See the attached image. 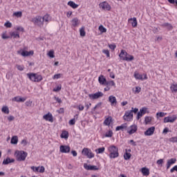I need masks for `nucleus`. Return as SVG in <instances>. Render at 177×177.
Returning <instances> with one entry per match:
<instances>
[{
    "label": "nucleus",
    "instance_id": "f257e3e1",
    "mask_svg": "<svg viewBox=\"0 0 177 177\" xmlns=\"http://www.w3.org/2000/svg\"><path fill=\"white\" fill-rule=\"evenodd\" d=\"M27 77L30 81H32V82H41V80H42V75H38V73H27Z\"/></svg>",
    "mask_w": 177,
    "mask_h": 177
},
{
    "label": "nucleus",
    "instance_id": "f03ea898",
    "mask_svg": "<svg viewBox=\"0 0 177 177\" xmlns=\"http://www.w3.org/2000/svg\"><path fill=\"white\" fill-rule=\"evenodd\" d=\"M110 158H117L120 156L118 153V148L114 145L109 147L108 149Z\"/></svg>",
    "mask_w": 177,
    "mask_h": 177
},
{
    "label": "nucleus",
    "instance_id": "7ed1b4c3",
    "mask_svg": "<svg viewBox=\"0 0 177 177\" xmlns=\"http://www.w3.org/2000/svg\"><path fill=\"white\" fill-rule=\"evenodd\" d=\"M119 57L122 60H125L126 62H132L135 59L133 55H128V53L124 50H121Z\"/></svg>",
    "mask_w": 177,
    "mask_h": 177
},
{
    "label": "nucleus",
    "instance_id": "20e7f679",
    "mask_svg": "<svg viewBox=\"0 0 177 177\" xmlns=\"http://www.w3.org/2000/svg\"><path fill=\"white\" fill-rule=\"evenodd\" d=\"M28 156V153L24 151H15V157L17 158V161H24L26 158Z\"/></svg>",
    "mask_w": 177,
    "mask_h": 177
},
{
    "label": "nucleus",
    "instance_id": "39448f33",
    "mask_svg": "<svg viewBox=\"0 0 177 177\" xmlns=\"http://www.w3.org/2000/svg\"><path fill=\"white\" fill-rule=\"evenodd\" d=\"M32 22L35 24H38V26L41 27V26H44V18L41 16H37L32 19Z\"/></svg>",
    "mask_w": 177,
    "mask_h": 177
},
{
    "label": "nucleus",
    "instance_id": "423d86ee",
    "mask_svg": "<svg viewBox=\"0 0 177 177\" xmlns=\"http://www.w3.org/2000/svg\"><path fill=\"white\" fill-rule=\"evenodd\" d=\"M82 153L84 154V156H86L88 158H93V157H95V154L92 153V151L88 148H84Z\"/></svg>",
    "mask_w": 177,
    "mask_h": 177
},
{
    "label": "nucleus",
    "instance_id": "0eeeda50",
    "mask_svg": "<svg viewBox=\"0 0 177 177\" xmlns=\"http://www.w3.org/2000/svg\"><path fill=\"white\" fill-rule=\"evenodd\" d=\"M123 119L125 121H132L133 120V113L131 111H127L125 112Z\"/></svg>",
    "mask_w": 177,
    "mask_h": 177
},
{
    "label": "nucleus",
    "instance_id": "6e6552de",
    "mask_svg": "<svg viewBox=\"0 0 177 177\" xmlns=\"http://www.w3.org/2000/svg\"><path fill=\"white\" fill-rule=\"evenodd\" d=\"M103 93L102 91H98L97 93H95L93 94H89L88 97L92 100H96V99H99L100 97H103Z\"/></svg>",
    "mask_w": 177,
    "mask_h": 177
},
{
    "label": "nucleus",
    "instance_id": "1a4fd4ad",
    "mask_svg": "<svg viewBox=\"0 0 177 177\" xmlns=\"http://www.w3.org/2000/svg\"><path fill=\"white\" fill-rule=\"evenodd\" d=\"M18 55H21L24 57H27L28 56H32L34 55V51L30 50V51H26V50H19L17 51Z\"/></svg>",
    "mask_w": 177,
    "mask_h": 177
},
{
    "label": "nucleus",
    "instance_id": "9d476101",
    "mask_svg": "<svg viewBox=\"0 0 177 177\" xmlns=\"http://www.w3.org/2000/svg\"><path fill=\"white\" fill-rule=\"evenodd\" d=\"M84 168L87 171H97V169H99L97 166L88 165L86 163L84 164Z\"/></svg>",
    "mask_w": 177,
    "mask_h": 177
},
{
    "label": "nucleus",
    "instance_id": "9b49d317",
    "mask_svg": "<svg viewBox=\"0 0 177 177\" xmlns=\"http://www.w3.org/2000/svg\"><path fill=\"white\" fill-rule=\"evenodd\" d=\"M100 8H102L103 10H111V6L109 5V3L104 1L100 3Z\"/></svg>",
    "mask_w": 177,
    "mask_h": 177
},
{
    "label": "nucleus",
    "instance_id": "f8f14e48",
    "mask_svg": "<svg viewBox=\"0 0 177 177\" xmlns=\"http://www.w3.org/2000/svg\"><path fill=\"white\" fill-rule=\"evenodd\" d=\"M31 169H32L34 172H40V174H44V172H45V167L44 166H41V167L32 166Z\"/></svg>",
    "mask_w": 177,
    "mask_h": 177
},
{
    "label": "nucleus",
    "instance_id": "ddd939ff",
    "mask_svg": "<svg viewBox=\"0 0 177 177\" xmlns=\"http://www.w3.org/2000/svg\"><path fill=\"white\" fill-rule=\"evenodd\" d=\"M70 150H71V148H70V146L68 145H61L59 147L60 153H70Z\"/></svg>",
    "mask_w": 177,
    "mask_h": 177
},
{
    "label": "nucleus",
    "instance_id": "4468645a",
    "mask_svg": "<svg viewBox=\"0 0 177 177\" xmlns=\"http://www.w3.org/2000/svg\"><path fill=\"white\" fill-rule=\"evenodd\" d=\"M177 117L174 115L173 117L168 116L165 117L163 120V122L167 123V122H175L176 121Z\"/></svg>",
    "mask_w": 177,
    "mask_h": 177
},
{
    "label": "nucleus",
    "instance_id": "2eb2a0df",
    "mask_svg": "<svg viewBox=\"0 0 177 177\" xmlns=\"http://www.w3.org/2000/svg\"><path fill=\"white\" fill-rule=\"evenodd\" d=\"M154 131H156V127H151L149 128L146 131H145V136H151L153 133H154Z\"/></svg>",
    "mask_w": 177,
    "mask_h": 177
},
{
    "label": "nucleus",
    "instance_id": "dca6fc26",
    "mask_svg": "<svg viewBox=\"0 0 177 177\" xmlns=\"http://www.w3.org/2000/svg\"><path fill=\"white\" fill-rule=\"evenodd\" d=\"M44 120H46V121H49L50 122H53V116L52 115V113H47L43 116Z\"/></svg>",
    "mask_w": 177,
    "mask_h": 177
},
{
    "label": "nucleus",
    "instance_id": "f3484780",
    "mask_svg": "<svg viewBox=\"0 0 177 177\" xmlns=\"http://www.w3.org/2000/svg\"><path fill=\"white\" fill-rule=\"evenodd\" d=\"M98 82L100 84V85H106L107 83V80H106V77H104L103 75H101L98 77Z\"/></svg>",
    "mask_w": 177,
    "mask_h": 177
},
{
    "label": "nucleus",
    "instance_id": "a211bd4d",
    "mask_svg": "<svg viewBox=\"0 0 177 177\" xmlns=\"http://www.w3.org/2000/svg\"><path fill=\"white\" fill-rule=\"evenodd\" d=\"M131 129L128 131L129 135H133L136 131H138V126L136 124H133L130 126Z\"/></svg>",
    "mask_w": 177,
    "mask_h": 177
},
{
    "label": "nucleus",
    "instance_id": "6ab92c4d",
    "mask_svg": "<svg viewBox=\"0 0 177 177\" xmlns=\"http://www.w3.org/2000/svg\"><path fill=\"white\" fill-rule=\"evenodd\" d=\"M175 162H176V158H171L168 160L167 163V169H169L171 165L175 164Z\"/></svg>",
    "mask_w": 177,
    "mask_h": 177
},
{
    "label": "nucleus",
    "instance_id": "aec40b11",
    "mask_svg": "<svg viewBox=\"0 0 177 177\" xmlns=\"http://www.w3.org/2000/svg\"><path fill=\"white\" fill-rule=\"evenodd\" d=\"M12 162H15V159L8 157L6 159H4L3 161V165H8V164H10Z\"/></svg>",
    "mask_w": 177,
    "mask_h": 177
},
{
    "label": "nucleus",
    "instance_id": "412c9836",
    "mask_svg": "<svg viewBox=\"0 0 177 177\" xmlns=\"http://www.w3.org/2000/svg\"><path fill=\"white\" fill-rule=\"evenodd\" d=\"M141 172L142 173V175H144V176H149V175H150V170H149V169L146 167H142L141 169Z\"/></svg>",
    "mask_w": 177,
    "mask_h": 177
},
{
    "label": "nucleus",
    "instance_id": "4be33fe9",
    "mask_svg": "<svg viewBox=\"0 0 177 177\" xmlns=\"http://www.w3.org/2000/svg\"><path fill=\"white\" fill-rule=\"evenodd\" d=\"M109 100L110 103L111 104V105L117 104V99L115 98V97L111 95L109 97Z\"/></svg>",
    "mask_w": 177,
    "mask_h": 177
},
{
    "label": "nucleus",
    "instance_id": "5701e85b",
    "mask_svg": "<svg viewBox=\"0 0 177 177\" xmlns=\"http://www.w3.org/2000/svg\"><path fill=\"white\" fill-rule=\"evenodd\" d=\"M17 142H19L17 136H12L10 141L11 145H17Z\"/></svg>",
    "mask_w": 177,
    "mask_h": 177
},
{
    "label": "nucleus",
    "instance_id": "b1692460",
    "mask_svg": "<svg viewBox=\"0 0 177 177\" xmlns=\"http://www.w3.org/2000/svg\"><path fill=\"white\" fill-rule=\"evenodd\" d=\"M129 21L131 22L132 27H136L138 26V21L136 20V18H131L129 19Z\"/></svg>",
    "mask_w": 177,
    "mask_h": 177
},
{
    "label": "nucleus",
    "instance_id": "393cba45",
    "mask_svg": "<svg viewBox=\"0 0 177 177\" xmlns=\"http://www.w3.org/2000/svg\"><path fill=\"white\" fill-rule=\"evenodd\" d=\"M68 5L71 6V8H73V9H77V8H78V4L75 3L74 1H68Z\"/></svg>",
    "mask_w": 177,
    "mask_h": 177
},
{
    "label": "nucleus",
    "instance_id": "a878e982",
    "mask_svg": "<svg viewBox=\"0 0 177 177\" xmlns=\"http://www.w3.org/2000/svg\"><path fill=\"white\" fill-rule=\"evenodd\" d=\"M60 136L62 139H68V131H63Z\"/></svg>",
    "mask_w": 177,
    "mask_h": 177
},
{
    "label": "nucleus",
    "instance_id": "bb28decb",
    "mask_svg": "<svg viewBox=\"0 0 177 177\" xmlns=\"http://www.w3.org/2000/svg\"><path fill=\"white\" fill-rule=\"evenodd\" d=\"M13 100H15V102H26V98L17 96V97H15L13 98Z\"/></svg>",
    "mask_w": 177,
    "mask_h": 177
},
{
    "label": "nucleus",
    "instance_id": "cd10ccee",
    "mask_svg": "<svg viewBox=\"0 0 177 177\" xmlns=\"http://www.w3.org/2000/svg\"><path fill=\"white\" fill-rule=\"evenodd\" d=\"M124 129H127V124H122L115 128V131H124Z\"/></svg>",
    "mask_w": 177,
    "mask_h": 177
},
{
    "label": "nucleus",
    "instance_id": "c85d7f7f",
    "mask_svg": "<svg viewBox=\"0 0 177 177\" xmlns=\"http://www.w3.org/2000/svg\"><path fill=\"white\" fill-rule=\"evenodd\" d=\"M72 23V26L73 27H77V26H78V24H80L78 18H73L71 21Z\"/></svg>",
    "mask_w": 177,
    "mask_h": 177
},
{
    "label": "nucleus",
    "instance_id": "c756f323",
    "mask_svg": "<svg viewBox=\"0 0 177 177\" xmlns=\"http://www.w3.org/2000/svg\"><path fill=\"white\" fill-rule=\"evenodd\" d=\"M113 120V118L111 116L108 117L106 119H105L104 124V125L109 126L110 124H111V121Z\"/></svg>",
    "mask_w": 177,
    "mask_h": 177
},
{
    "label": "nucleus",
    "instance_id": "7c9ffc66",
    "mask_svg": "<svg viewBox=\"0 0 177 177\" xmlns=\"http://www.w3.org/2000/svg\"><path fill=\"white\" fill-rule=\"evenodd\" d=\"M2 113H4V114H9V107L8 106H3L1 109Z\"/></svg>",
    "mask_w": 177,
    "mask_h": 177
},
{
    "label": "nucleus",
    "instance_id": "2f4dec72",
    "mask_svg": "<svg viewBox=\"0 0 177 177\" xmlns=\"http://www.w3.org/2000/svg\"><path fill=\"white\" fill-rule=\"evenodd\" d=\"M104 150H105V148L102 147L101 148H98L95 149V152L97 153V154H102V153H104Z\"/></svg>",
    "mask_w": 177,
    "mask_h": 177
},
{
    "label": "nucleus",
    "instance_id": "473e14b6",
    "mask_svg": "<svg viewBox=\"0 0 177 177\" xmlns=\"http://www.w3.org/2000/svg\"><path fill=\"white\" fill-rule=\"evenodd\" d=\"M131 156L132 155L131 154V153L126 152L124 154V160H130Z\"/></svg>",
    "mask_w": 177,
    "mask_h": 177
},
{
    "label": "nucleus",
    "instance_id": "72a5a7b5",
    "mask_svg": "<svg viewBox=\"0 0 177 177\" xmlns=\"http://www.w3.org/2000/svg\"><path fill=\"white\" fill-rule=\"evenodd\" d=\"M80 32L81 37H85V35H86V32H85V28L84 27L81 28L80 30Z\"/></svg>",
    "mask_w": 177,
    "mask_h": 177
},
{
    "label": "nucleus",
    "instance_id": "f704fd0d",
    "mask_svg": "<svg viewBox=\"0 0 177 177\" xmlns=\"http://www.w3.org/2000/svg\"><path fill=\"white\" fill-rule=\"evenodd\" d=\"M105 85L107 86H115V83L113 80L109 82L106 81V84Z\"/></svg>",
    "mask_w": 177,
    "mask_h": 177
},
{
    "label": "nucleus",
    "instance_id": "c9c22d12",
    "mask_svg": "<svg viewBox=\"0 0 177 177\" xmlns=\"http://www.w3.org/2000/svg\"><path fill=\"white\" fill-rule=\"evenodd\" d=\"M170 89L171 91V92H177V84H172L170 86Z\"/></svg>",
    "mask_w": 177,
    "mask_h": 177
},
{
    "label": "nucleus",
    "instance_id": "e433bc0d",
    "mask_svg": "<svg viewBox=\"0 0 177 177\" xmlns=\"http://www.w3.org/2000/svg\"><path fill=\"white\" fill-rule=\"evenodd\" d=\"M13 16H16V17H21V16H23V12H21V11L15 12L13 13Z\"/></svg>",
    "mask_w": 177,
    "mask_h": 177
},
{
    "label": "nucleus",
    "instance_id": "4c0bfd02",
    "mask_svg": "<svg viewBox=\"0 0 177 177\" xmlns=\"http://www.w3.org/2000/svg\"><path fill=\"white\" fill-rule=\"evenodd\" d=\"M99 30L100 31V32H107V29H106V28H104L103 26V25H100L99 26Z\"/></svg>",
    "mask_w": 177,
    "mask_h": 177
},
{
    "label": "nucleus",
    "instance_id": "58836bf2",
    "mask_svg": "<svg viewBox=\"0 0 177 177\" xmlns=\"http://www.w3.org/2000/svg\"><path fill=\"white\" fill-rule=\"evenodd\" d=\"M134 77L136 80H143V77L142 76V75L139 74V73H134Z\"/></svg>",
    "mask_w": 177,
    "mask_h": 177
},
{
    "label": "nucleus",
    "instance_id": "ea45409f",
    "mask_svg": "<svg viewBox=\"0 0 177 177\" xmlns=\"http://www.w3.org/2000/svg\"><path fill=\"white\" fill-rule=\"evenodd\" d=\"M145 122L146 125H147V124H149V122H151V118L149 116H146L145 118Z\"/></svg>",
    "mask_w": 177,
    "mask_h": 177
},
{
    "label": "nucleus",
    "instance_id": "a19ab883",
    "mask_svg": "<svg viewBox=\"0 0 177 177\" xmlns=\"http://www.w3.org/2000/svg\"><path fill=\"white\" fill-rule=\"evenodd\" d=\"M113 136V131L109 130L108 133H106L105 138H111Z\"/></svg>",
    "mask_w": 177,
    "mask_h": 177
},
{
    "label": "nucleus",
    "instance_id": "79ce46f5",
    "mask_svg": "<svg viewBox=\"0 0 177 177\" xmlns=\"http://www.w3.org/2000/svg\"><path fill=\"white\" fill-rule=\"evenodd\" d=\"M163 27H167V28H169V30H172V25H171V24H168V23H165L162 24Z\"/></svg>",
    "mask_w": 177,
    "mask_h": 177
},
{
    "label": "nucleus",
    "instance_id": "37998d69",
    "mask_svg": "<svg viewBox=\"0 0 177 177\" xmlns=\"http://www.w3.org/2000/svg\"><path fill=\"white\" fill-rule=\"evenodd\" d=\"M169 142H171V143H177V137H172L169 138Z\"/></svg>",
    "mask_w": 177,
    "mask_h": 177
},
{
    "label": "nucleus",
    "instance_id": "c03bdc74",
    "mask_svg": "<svg viewBox=\"0 0 177 177\" xmlns=\"http://www.w3.org/2000/svg\"><path fill=\"white\" fill-rule=\"evenodd\" d=\"M11 37H13L14 38H20V35H19V33H16L15 32H12L11 33Z\"/></svg>",
    "mask_w": 177,
    "mask_h": 177
},
{
    "label": "nucleus",
    "instance_id": "a18cd8bd",
    "mask_svg": "<svg viewBox=\"0 0 177 177\" xmlns=\"http://www.w3.org/2000/svg\"><path fill=\"white\" fill-rule=\"evenodd\" d=\"M43 21H46V23H48V21H49V15H46L44 16Z\"/></svg>",
    "mask_w": 177,
    "mask_h": 177
},
{
    "label": "nucleus",
    "instance_id": "49530a36",
    "mask_svg": "<svg viewBox=\"0 0 177 177\" xmlns=\"http://www.w3.org/2000/svg\"><path fill=\"white\" fill-rule=\"evenodd\" d=\"M102 53L106 55V57H110V51H109V50H103Z\"/></svg>",
    "mask_w": 177,
    "mask_h": 177
},
{
    "label": "nucleus",
    "instance_id": "de8ad7c7",
    "mask_svg": "<svg viewBox=\"0 0 177 177\" xmlns=\"http://www.w3.org/2000/svg\"><path fill=\"white\" fill-rule=\"evenodd\" d=\"M16 67L19 71H23V70H24V66L16 65Z\"/></svg>",
    "mask_w": 177,
    "mask_h": 177
},
{
    "label": "nucleus",
    "instance_id": "09e8293b",
    "mask_svg": "<svg viewBox=\"0 0 177 177\" xmlns=\"http://www.w3.org/2000/svg\"><path fill=\"white\" fill-rule=\"evenodd\" d=\"M5 27H7V28H10L12 27V23L7 21L4 24Z\"/></svg>",
    "mask_w": 177,
    "mask_h": 177
},
{
    "label": "nucleus",
    "instance_id": "8fccbe9b",
    "mask_svg": "<svg viewBox=\"0 0 177 177\" xmlns=\"http://www.w3.org/2000/svg\"><path fill=\"white\" fill-rule=\"evenodd\" d=\"M62 90V86H58L56 88H53V92H59V91Z\"/></svg>",
    "mask_w": 177,
    "mask_h": 177
},
{
    "label": "nucleus",
    "instance_id": "3c124183",
    "mask_svg": "<svg viewBox=\"0 0 177 177\" xmlns=\"http://www.w3.org/2000/svg\"><path fill=\"white\" fill-rule=\"evenodd\" d=\"M131 111V113L133 114V113L135 114H136V113H138V111H139V109L138 108H135L133 109V107L131 108V110H130Z\"/></svg>",
    "mask_w": 177,
    "mask_h": 177
},
{
    "label": "nucleus",
    "instance_id": "603ef678",
    "mask_svg": "<svg viewBox=\"0 0 177 177\" xmlns=\"http://www.w3.org/2000/svg\"><path fill=\"white\" fill-rule=\"evenodd\" d=\"M109 48L110 49H111L112 50H114V49H115V48H117V46H115V44H109Z\"/></svg>",
    "mask_w": 177,
    "mask_h": 177
},
{
    "label": "nucleus",
    "instance_id": "864d4df0",
    "mask_svg": "<svg viewBox=\"0 0 177 177\" xmlns=\"http://www.w3.org/2000/svg\"><path fill=\"white\" fill-rule=\"evenodd\" d=\"M60 77H62V74H60V73L56 74L53 76V80H59V78H60Z\"/></svg>",
    "mask_w": 177,
    "mask_h": 177
},
{
    "label": "nucleus",
    "instance_id": "5fc2aeb1",
    "mask_svg": "<svg viewBox=\"0 0 177 177\" xmlns=\"http://www.w3.org/2000/svg\"><path fill=\"white\" fill-rule=\"evenodd\" d=\"M165 113L164 112H160V113H156V115H159V117L162 118V117H165Z\"/></svg>",
    "mask_w": 177,
    "mask_h": 177
},
{
    "label": "nucleus",
    "instance_id": "6e6d98bb",
    "mask_svg": "<svg viewBox=\"0 0 177 177\" xmlns=\"http://www.w3.org/2000/svg\"><path fill=\"white\" fill-rule=\"evenodd\" d=\"M75 118L71 119L69 121V125H75Z\"/></svg>",
    "mask_w": 177,
    "mask_h": 177
},
{
    "label": "nucleus",
    "instance_id": "4d7b16f0",
    "mask_svg": "<svg viewBox=\"0 0 177 177\" xmlns=\"http://www.w3.org/2000/svg\"><path fill=\"white\" fill-rule=\"evenodd\" d=\"M142 116H143V114L142 113L141 111L140 110V111L138 113V115H137V120H139Z\"/></svg>",
    "mask_w": 177,
    "mask_h": 177
},
{
    "label": "nucleus",
    "instance_id": "13d9d810",
    "mask_svg": "<svg viewBox=\"0 0 177 177\" xmlns=\"http://www.w3.org/2000/svg\"><path fill=\"white\" fill-rule=\"evenodd\" d=\"M21 143L23 146H27L28 142H27V140L24 139L21 140Z\"/></svg>",
    "mask_w": 177,
    "mask_h": 177
},
{
    "label": "nucleus",
    "instance_id": "bf43d9fd",
    "mask_svg": "<svg viewBox=\"0 0 177 177\" xmlns=\"http://www.w3.org/2000/svg\"><path fill=\"white\" fill-rule=\"evenodd\" d=\"M140 111H141L142 113L144 115V114H146V111H147V108L146 107H143L142 109H141Z\"/></svg>",
    "mask_w": 177,
    "mask_h": 177
},
{
    "label": "nucleus",
    "instance_id": "052dcab7",
    "mask_svg": "<svg viewBox=\"0 0 177 177\" xmlns=\"http://www.w3.org/2000/svg\"><path fill=\"white\" fill-rule=\"evenodd\" d=\"M57 113H59V114H63L64 113V108H60L57 110Z\"/></svg>",
    "mask_w": 177,
    "mask_h": 177
},
{
    "label": "nucleus",
    "instance_id": "680f3d73",
    "mask_svg": "<svg viewBox=\"0 0 177 177\" xmlns=\"http://www.w3.org/2000/svg\"><path fill=\"white\" fill-rule=\"evenodd\" d=\"M140 91H142V88L140 87L139 86L136 87V91H135L136 93H139Z\"/></svg>",
    "mask_w": 177,
    "mask_h": 177
},
{
    "label": "nucleus",
    "instance_id": "e2e57ef3",
    "mask_svg": "<svg viewBox=\"0 0 177 177\" xmlns=\"http://www.w3.org/2000/svg\"><path fill=\"white\" fill-rule=\"evenodd\" d=\"M156 162H157L158 165H162V162H164V160L160 159V160H157Z\"/></svg>",
    "mask_w": 177,
    "mask_h": 177
},
{
    "label": "nucleus",
    "instance_id": "0e129e2a",
    "mask_svg": "<svg viewBox=\"0 0 177 177\" xmlns=\"http://www.w3.org/2000/svg\"><path fill=\"white\" fill-rule=\"evenodd\" d=\"M48 56H49V57H51V58L55 57V55H54L53 51H50V52L48 53Z\"/></svg>",
    "mask_w": 177,
    "mask_h": 177
},
{
    "label": "nucleus",
    "instance_id": "69168bd1",
    "mask_svg": "<svg viewBox=\"0 0 177 177\" xmlns=\"http://www.w3.org/2000/svg\"><path fill=\"white\" fill-rule=\"evenodd\" d=\"M17 31H21L22 32H24V28L23 27H21V26H18L17 28Z\"/></svg>",
    "mask_w": 177,
    "mask_h": 177
},
{
    "label": "nucleus",
    "instance_id": "338daca9",
    "mask_svg": "<svg viewBox=\"0 0 177 177\" xmlns=\"http://www.w3.org/2000/svg\"><path fill=\"white\" fill-rule=\"evenodd\" d=\"M174 171L177 172V165L174 166L173 168L170 169V172L172 174Z\"/></svg>",
    "mask_w": 177,
    "mask_h": 177
},
{
    "label": "nucleus",
    "instance_id": "774afa93",
    "mask_svg": "<svg viewBox=\"0 0 177 177\" xmlns=\"http://www.w3.org/2000/svg\"><path fill=\"white\" fill-rule=\"evenodd\" d=\"M8 121H13L15 120V116L13 115H10L8 118Z\"/></svg>",
    "mask_w": 177,
    "mask_h": 177
}]
</instances>
